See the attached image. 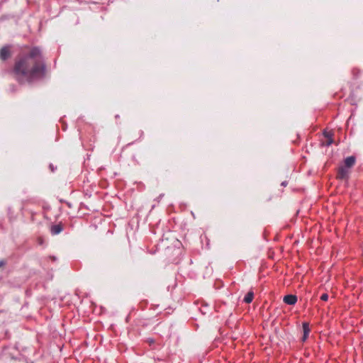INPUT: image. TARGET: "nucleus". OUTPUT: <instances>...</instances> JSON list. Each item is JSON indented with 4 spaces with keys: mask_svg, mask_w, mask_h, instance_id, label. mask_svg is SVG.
Listing matches in <instances>:
<instances>
[{
    "mask_svg": "<svg viewBox=\"0 0 363 363\" xmlns=\"http://www.w3.org/2000/svg\"><path fill=\"white\" fill-rule=\"evenodd\" d=\"M13 72L21 83L43 78L45 72V64L40 50L35 47L28 55L18 58Z\"/></svg>",
    "mask_w": 363,
    "mask_h": 363,
    "instance_id": "nucleus-1",
    "label": "nucleus"
},
{
    "mask_svg": "<svg viewBox=\"0 0 363 363\" xmlns=\"http://www.w3.org/2000/svg\"><path fill=\"white\" fill-rule=\"evenodd\" d=\"M11 56V52L9 46H4L0 50V59L5 61Z\"/></svg>",
    "mask_w": 363,
    "mask_h": 363,
    "instance_id": "nucleus-2",
    "label": "nucleus"
},
{
    "mask_svg": "<svg viewBox=\"0 0 363 363\" xmlns=\"http://www.w3.org/2000/svg\"><path fill=\"white\" fill-rule=\"evenodd\" d=\"M283 301L288 305H294L297 302V296L293 294H289L284 297Z\"/></svg>",
    "mask_w": 363,
    "mask_h": 363,
    "instance_id": "nucleus-3",
    "label": "nucleus"
},
{
    "mask_svg": "<svg viewBox=\"0 0 363 363\" xmlns=\"http://www.w3.org/2000/svg\"><path fill=\"white\" fill-rule=\"evenodd\" d=\"M349 170L344 166L339 167L337 172V178L340 179H345L347 177Z\"/></svg>",
    "mask_w": 363,
    "mask_h": 363,
    "instance_id": "nucleus-4",
    "label": "nucleus"
},
{
    "mask_svg": "<svg viewBox=\"0 0 363 363\" xmlns=\"http://www.w3.org/2000/svg\"><path fill=\"white\" fill-rule=\"evenodd\" d=\"M355 163V157L354 156L347 157L345 160V166L346 168L349 169L352 167Z\"/></svg>",
    "mask_w": 363,
    "mask_h": 363,
    "instance_id": "nucleus-5",
    "label": "nucleus"
},
{
    "mask_svg": "<svg viewBox=\"0 0 363 363\" xmlns=\"http://www.w3.org/2000/svg\"><path fill=\"white\" fill-rule=\"evenodd\" d=\"M62 226L61 224L54 225L51 226L50 231L52 235H55L62 231Z\"/></svg>",
    "mask_w": 363,
    "mask_h": 363,
    "instance_id": "nucleus-6",
    "label": "nucleus"
},
{
    "mask_svg": "<svg viewBox=\"0 0 363 363\" xmlns=\"http://www.w3.org/2000/svg\"><path fill=\"white\" fill-rule=\"evenodd\" d=\"M303 335L302 337V340L304 342L308 337V334L310 332L309 325L307 323H303Z\"/></svg>",
    "mask_w": 363,
    "mask_h": 363,
    "instance_id": "nucleus-7",
    "label": "nucleus"
},
{
    "mask_svg": "<svg viewBox=\"0 0 363 363\" xmlns=\"http://www.w3.org/2000/svg\"><path fill=\"white\" fill-rule=\"evenodd\" d=\"M253 298H254V292L252 291H250L245 295V296L244 298V301L247 303H250L252 301Z\"/></svg>",
    "mask_w": 363,
    "mask_h": 363,
    "instance_id": "nucleus-8",
    "label": "nucleus"
},
{
    "mask_svg": "<svg viewBox=\"0 0 363 363\" xmlns=\"http://www.w3.org/2000/svg\"><path fill=\"white\" fill-rule=\"evenodd\" d=\"M333 138H329V139L326 140V141L323 143V145L325 146H330V145L333 144Z\"/></svg>",
    "mask_w": 363,
    "mask_h": 363,
    "instance_id": "nucleus-9",
    "label": "nucleus"
},
{
    "mask_svg": "<svg viewBox=\"0 0 363 363\" xmlns=\"http://www.w3.org/2000/svg\"><path fill=\"white\" fill-rule=\"evenodd\" d=\"M323 135L326 139L332 138V133L325 131Z\"/></svg>",
    "mask_w": 363,
    "mask_h": 363,
    "instance_id": "nucleus-10",
    "label": "nucleus"
},
{
    "mask_svg": "<svg viewBox=\"0 0 363 363\" xmlns=\"http://www.w3.org/2000/svg\"><path fill=\"white\" fill-rule=\"evenodd\" d=\"M320 299L323 301H327L328 299V295L327 294H323L320 296Z\"/></svg>",
    "mask_w": 363,
    "mask_h": 363,
    "instance_id": "nucleus-11",
    "label": "nucleus"
},
{
    "mask_svg": "<svg viewBox=\"0 0 363 363\" xmlns=\"http://www.w3.org/2000/svg\"><path fill=\"white\" fill-rule=\"evenodd\" d=\"M5 264V262L4 260H0V267Z\"/></svg>",
    "mask_w": 363,
    "mask_h": 363,
    "instance_id": "nucleus-12",
    "label": "nucleus"
},
{
    "mask_svg": "<svg viewBox=\"0 0 363 363\" xmlns=\"http://www.w3.org/2000/svg\"><path fill=\"white\" fill-rule=\"evenodd\" d=\"M287 185V182L284 181L281 183V186H286Z\"/></svg>",
    "mask_w": 363,
    "mask_h": 363,
    "instance_id": "nucleus-13",
    "label": "nucleus"
},
{
    "mask_svg": "<svg viewBox=\"0 0 363 363\" xmlns=\"http://www.w3.org/2000/svg\"><path fill=\"white\" fill-rule=\"evenodd\" d=\"M50 168L51 169L52 172H54V167H53V165L52 164H50Z\"/></svg>",
    "mask_w": 363,
    "mask_h": 363,
    "instance_id": "nucleus-14",
    "label": "nucleus"
},
{
    "mask_svg": "<svg viewBox=\"0 0 363 363\" xmlns=\"http://www.w3.org/2000/svg\"><path fill=\"white\" fill-rule=\"evenodd\" d=\"M164 196V194H160V195L159 196V197L157 198L158 201H159L160 199H161L162 198V196Z\"/></svg>",
    "mask_w": 363,
    "mask_h": 363,
    "instance_id": "nucleus-15",
    "label": "nucleus"
}]
</instances>
